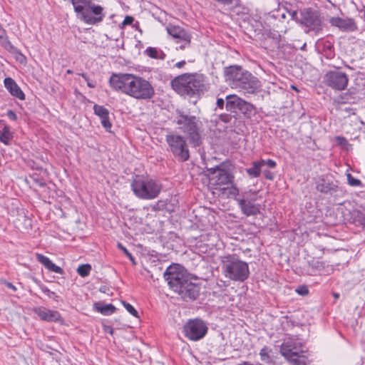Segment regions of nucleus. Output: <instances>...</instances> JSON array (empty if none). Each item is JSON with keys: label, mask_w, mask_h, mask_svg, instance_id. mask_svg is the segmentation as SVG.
<instances>
[{"label": "nucleus", "mask_w": 365, "mask_h": 365, "mask_svg": "<svg viewBox=\"0 0 365 365\" xmlns=\"http://www.w3.org/2000/svg\"><path fill=\"white\" fill-rule=\"evenodd\" d=\"M72 73V71L71 70L67 71V73Z\"/></svg>", "instance_id": "64"}, {"label": "nucleus", "mask_w": 365, "mask_h": 365, "mask_svg": "<svg viewBox=\"0 0 365 365\" xmlns=\"http://www.w3.org/2000/svg\"><path fill=\"white\" fill-rule=\"evenodd\" d=\"M183 331L185 336L190 340L198 341L207 334V327L200 319H190L184 325Z\"/></svg>", "instance_id": "8"}, {"label": "nucleus", "mask_w": 365, "mask_h": 365, "mask_svg": "<svg viewBox=\"0 0 365 365\" xmlns=\"http://www.w3.org/2000/svg\"><path fill=\"white\" fill-rule=\"evenodd\" d=\"M238 111L246 116H250L255 113V107L252 103L242 100Z\"/></svg>", "instance_id": "30"}, {"label": "nucleus", "mask_w": 365, "mask_h": 365, "mask_svg": "<svg viewBox=\"0 0 365 365\" xmlns=\"http://www.w3.org/2000/svg\"><path fill=\"white\" fill-rule=\"evenodd\" d=\"M4 86L13 96L20 100L25 99V95L24 92L11 78H6L4 79Z\"/></svg>", "instance_id": "21"}, {"label": "nucleus", "mask_w": 365, "mask_h": 365, "mask_svg": "<svg viewBox=\"0 0 365 365\" xmlns=\"http://www.w3.org/2000/svg\"><path fill=\"white\" fill-rule=\"evenodd\" d=\"M170 86L178 94L193 97L203 90L204 78L197 73H183L174 78Z\"/></svg>", "instance_id": "3"}, {"label": "nucleus", "mask_w": 365, "mask_h": 365, "mask_svg": "<svg viewBox=\"0 0 365 365\" xmlns=\"http://www.w3.org/2000/svg\"><path fill=\"white\" fill-rule=\"evenodd\" d=\"M168 145V150L180 162H185L190 158L188 145L185 137L174 133H170L165 136Z\"/></svg>", "instance_id": "6"}, {"label": "nucleus", "mask_w": 365, "mask_h": 365, "mask_svg": "<svg viewBox=\"0 0 365 365\" xmlns=\"http://www.w3.org/2000/svg\"><path fill=\"white\" fill-rule=\"evenodd\" d=\"M118 247L122 250L123 251V252L128 257H131V254L130 252L125 247H123L121 244H118Z\"/></svg>", "instance_id": "48"}, {"label": "nucleus", "mask_w": 365, "mask_h": 365, "mask_svg": "<svg viewBox=\"0 0 365 365\" xmlns=\"http://www.w3.org/2000/svg\"><path fill=\"white\" fill-rule=\"evenodd\" d=\"M39 287L40 289H41V291L45 293L47 296L49 294V293L51 292V290H49L46 286L43 285V284H40L39 285Z\"/></svg>", "instance_id": "49"}, {"label": "nucleus", "mask_w": 365, "mask_h": 365, "mask_svg": "<svg viewBox=\"0 0 365 365\" xmlns=\"http://www.w3.org/2000/svg\"><path fill=\"white\" fill-rule=\"evenodd\" d=\"M222 273L230 280L244 282L250 275L248 264L241 260L236 255L221 257Z\"/></svg>", "instance_id": "4"}, {"label": "nucleus", "mask_w": 365, "mask_h": 365, "mask_svg": "<svg viewBox=\"0 0 365 365\" xmlns=\"http://www.w3.org/2000/svg\"><path fill=\"white\" fill-rule=\"evenodd\" d=\"M178 129L184 133L193 147H198L202 143V127L200 118L195 115L186 114L183 111L178 110L175 119Z\"/></svg>", "instance_id": "2"}, {"label": "nucleus", "mask_w": 365, "mask_h": 365, "mask_svg": "<svg viewBox=\"0 0 365 365\" xmlns=\"http://www.w3.org/2000/svg\"><path fill=\"white\" fill-rule=\"evenodd\" d=\"M129 259H130L131 261L134 262V258H133V255H131V257H129Z\"/></svg>", "instance_id": "62"}, {"label": "nucleus", "mask_w": 365, "mask_h": 365, "mask_svg": "<svg viewBox=\"0 0 365 365\" xmlns=\"http://www.w3.org/2000/svg\"><path fill=\"white\" fill-rule=\"evenodd\" d=\"M262 168H263L264 166H267L269 168H275L276 166H277V163L272 160V159H267V160H263V159H261L259 160Z\"/></svg>", "instance_id": "37"}, {"label": "nucleus", "mask_w": 365, "mask_h": 365, "mask_svg": "<svg viewBox=\"0 0 365 365\" xmlns=\"http://www.w3.org/2000/svg\"><path fill=\"white\" fill-rule=\"evenodd\" d=\"M330 23L344 31H354L357 29L354 20L350 18L333 17L330 19Z\"/></svg>", "instance_id": "18"}, {"label": "nucleus", "mask_w": 365, "mask_h": 365, "mask_svg": "<svg viewBox=\"0 0 365 365\" xmlns=\"http://www.w3.org/2000/svg\"><path fill=\"white\" fill-rule=\"evenodd\" d=\"M246 71H244L242 68L240 70V74L238 76L237 75L236 78H242L241 74H245L246 73Z\"/></svg>", "instance_id": "56"}, {"label": "nucleus", "mask_w": 365, "mask_h": 365, "mask_svg": "<svg viewBox=\"0 0 365 365\" xmlns=\"http://www.w3.org/2000/svg\"><path fill=\"white\" fill-rule=\"evenodd\" d=\"M262 170V168L259 160H256L252 162V167L247 168L246 171L251 178H258L261 174Z\"/></svg>", "instance_id": "31"}, {"label": "nucleus", "mask_w": 365, "mask_h": 365, "mask_svg": "<svg viewBox=\"0 0 365 365\" xmlns=\"http://www.w3.org/2000/svg\"><path fill=\"white\" fill-rule=\"evenodd\" d=\"M348 184L353 187H358L361 185V182L359 179L354 178L351 174L346 175Z\"/></svg>", "instance_id": "38"}, {"label": "nucleus", "mask_w": 365, "mask_h": 365, "mask_svg": "<svg viewBox=\"0 0 365 365\" xmlns=\"http://www.w3.org/2000/svg\"><path fill=\"white\" fill-rule=\"evenodd\" d=\"M305 47H306V43H304V44L302 46V47L301 48V49H302V50H303V49H304V48H305Z\"/></svg>", "instance_id": "63"}, {"label": "nucleus", "mask_w": 365, "mask_h": 365, "mask_svg": "<svg viewBox=\"0 0 365 365\" xmlns=\"http://www.w3.org/2000/svg\"><path fill=\"white\" fill-rule=\"evenodd\" d=\"M87 82V86L90 88H95L96 87V84L89 80V78H88V81H86Z\"/></svg>", "instance_id": "54"}, {"label": "nucleus", "mask_w": 365, "mask_h": 365, "mask_svg": "<svg viewBox=\"0 0 365 365\" xmlns=\"http://www.w3.org/2000/svg\"><path fill=\"white\" fill-rule=\"evenodd\" d=\"M5 284L8 288L12 289L13 291L16 290V287L12 283L6 282H5Z\"/></svg>", "instance_id": "52"}, {"label": "nucleus", "mask_w": 365, "mask_h": 365, "mask_svg": "<svg viewBox=\"0 0 365 365\" xmlns=\"http://www.w3.org/2000/svg\"><path fill=\"white\" fill-rule=\"evenodd\" d=\"M164 278L175 292L180 290L190 279L187 273L179 264L169 266L164 272Z\"/></svg>", "instance_id": "7"}, {"label": "nucleus", "mask_w": 365, "mask_h": 365, "mask_svg": "<svg viewBox=\"0 0 365 365\" xmlns=\"http://www.w3.org/2000/svg\"><path fill=\"white\" fill-rule=\"evenodd\" d=\"M110 87L138 100H148L155 95L151 83L145 78L129 73H113L110 79Z\"/></svg>", "instance_id": "1"}, {"label": "nucleus", "mask_w": 365, "mask_h": 365, "mask_svg": "<svg viewBox=\"0 0 365 365\" xmlns=\"http://www.w3.org/2000/svg\"><path fill=\"white\" fill-rule=\"evenodd\" d=\"M309 264L316 269H322L324 267V264L322 262L318 260H312L309 262Z\"/></svg>", "instance_id": "40"}, {"label": "nucleus", "mask_w": 365, "mask_h": 365, "mask_svg": "<svg viewBox=\"0 0 365 365\" xmlns=\"http://www.w3.org/2000/svg\"><path fill=\"white\" fill-rule=\"evenodd\" d=\"M80 76H81L84 79L85 81H88V76L86 74V73H79Z\"/></svg>", "instance_id": "57"}, {"label": "nucleus", "mask_w": 365, "mask_h": 365, "mask_svg": "<svg viewBox=\"0 0 365 365\" xmlns=\"http://www.w3.org/2000/svg\"><path fill=\"white\" fill-rule=\"evenodd\" d=\"M40 319L47 322H63V319L58 311L51 310L44 307H34L33 309Z\"/></svg>", "instance_id": "16"}, {"label": "nucleus", "mask_w": 365, "mask_h": 365, "mask_svg": "<svg viewBox=\"0 0 365 365\" xmlns=\"http://www.w3.org/2000/svg\"><path fill=\"white\" fill-rule=\"evenodd\" d=\"M200 291V287L197 284H195L189 280L185 284L180 290L178 291V294L185 301H192L197 298Z\"/></svg>", "instance_id": "15"}, {"label": "nucleus", "mask_w": 365, "mask_h": 365, "mask_svg": "<svg viewBox=\"0 0 365 365\" xmlns=\"http://www.w3.org/2000/svg\"><path fill=\"white\" fill-rule=\"evenodd\" d=\"M14 138V133L11 128L3 120H0V141L6 145L11 144Z\"/></svg>", "instance_id": "23"}, {"label": "nucleus", "mask_w": 365, "mask_h": 365, "mask_svg": "<svg viewBox=\"0 0 365 365\" xmlns=\"http://www.w3.org/2000/svg\"><path fill=\"white\" fill-rule=\"evenodd\" d=\"M94 113L100 117L101 124L106 131H110L112 124L109 120V111L103 106L95 104L93 106Z\"/></svg>", "instance_id": "20"}, {"label": "nucleus", "mask_w": 365, "mask_h": 365, "mask_svg": "<svg viewBox=\"0 0 365 365\" xmlns=\"http://www.w3.org/2000/svg\"><path fill=\"white\" fill-rule=\"evenodd\" d=\"M336 187H337L336 185L331 183H327L324 181L318 183L317 185V189L318 191L326 194H332L336 191Z\"/></svg>", "instance_id": "32"}, {"label": "nucleus", "mask_w": 365, "mask_h": 365, "mask_svg": "<svg viewBox=\"0 0 365 365\" xmlns=\"http://www.w3.org/2000/svg\"><path fill=\"white\" fill-rule=\"evenodd\" d=\"M292 16L296 20H299L302 24L311 29L317 28L321 24L318 16L311 9L301 10L300 18L298 16L297 11H295L292 12Z\"/></svg>", "instance_id": "13"}, {"label": "nucleus", "mask_w": 365, "mask_h": 365, "mask_svg": "<svg viewBox=\"0 0 365 365\" xmlns=\"http://www.w3.org/2000/svg\"><path fill=\"white\" fill-rule=\"evenodd\" d=\"M48 297L50 298H52V299H56L58 297L57 294L54 292H52V291H51V292L49 293Z\"/></svg>", "instance_id": "55"}, {"label": "nucleus", "mask_w": 365, "mask_h": 365, "mask_svg": "<svg viewBox=\"0 0 365 365\" xmlns=\"http://www.w3.org/2000/svg\"><path fill=\"white\" fill-rule=\"evenodd\" d=\"M37 260L51 272L62 274L63 270L61 267L55 264L48 257L41 254H36Z\"/></svg>", "instance_id": "22"}, {"label": "nucleus", "mask_w": 365, "mask_h": 365, "mask_svg": "<svg viewBox=\"0 0 365 365\" xmlns=\"http://www.w3.org/2000/svg\"><path fill=\"white\" fill-rule=\"evenodd\" d=\"M302 344L292 340V339H287L283 341L280 346V353L287 359L292 356H298L299 351H300Z\"/></svg>", "instance_id": "17"}, {"label": "nucleus", "mask_w": 365, "mask_h": 365, "mask_svg": "<svg viewBox=\"0 0 365 365\" xmlns=\"http://www.w3.org/2000/svg\"><path fill=\"white\" fill-rule=\"evenodd\" d=\"M241 76L242 78L238 79V82L235 86V87L241 88L249 93H254L260 87L259 81L251 73L247 71L245 74H241Z\"/></svg>", "instance_id": "14"}, {"label": "nucleus", "mask_w": 365, "mask_h": 365, "mask_svg": "<svg viewBox=\"0 0 365 365\" xmlns=\"http://www.w3.org/2000/svg\"><path fill=\"white\" fill-rule=\"evenodd\" d=\"M296 292L302 295V296H305L307 295L308 293H309V290H308V288L306 287V286H301V287H299L297 289H296Z\"/></svg>", "instance_id": "41"}, {"label": "nucleus", "mask_w": 365, "mask_h": 365, "mask_svg": "<svg viewBox=\"0 0 365 365\" xmlns=\"http://www.w3.org/2000/svg\"><path fill=\"white\" fill-rule=\"evenodd\" d=\"M145 53L149 57L155 59L163 60L166 56L165 53L162 50L155 47H148Z\"/></svg>", "instance_id": "28"}, {"label": "nucleus", "mask_w": 365, "mask_h": 365, "mask_svg": "<svg viewBox=\"0 0 365 365\" xmlns=\"http://www.w3.org/2000/svg\"><path fill=\"white\" fill-rule=\"evenodd\" d=\"M324 83L336 91L344 90L349 82L347 75L338 70L327 72L324 77Z\"/></svg>", "instance_id": "9"}, {"label": "nucleus", "mask_w": 365, "mask_h": 365, "mask_svg": "<svg viewBox=\"0 0 365 365\" xmlns=\"http://www.w3.org/2000/svg\"><path fill=\"white\" fill-rule=\"evenodd\" d=\"M104 17L103 8L91 3L88 7H86L80 19L87 24L95 25L103 21Z\"/></svg>", "instance_id": "11"}, {"label": "nucleus", "mask_w": 365, "mask_h": 365, "mask_svg": "<svg viewBox=\"0 0 365 365\" xmlns=\"http://www.w3.org/2000/svg\"><path fill=\"white\" fill-rule=\"evenodd\" d=\"M0 43L7 51L14 53L17 51L8 38L6 30L0 24Z\"/></svg>", "instance_id": "26"}, {"label": "nucleus", "mask_w": 365, "mask_h": 365, "mask_svg": "<svg viewBox=\"0 0 365 365\" xmlns=\"http://www.w3.org/2000/svg\"><path fill=\"white\" fill-rule=\"evenodd\" d=\"M186 64V62L185 61H179L178 63H176L174 66V67L175 68H182Z\"/></svg>", "instance_id": "51"}, {"label": "nucleus", "mask_w": 365, "mask_h": 365, "mask_svg": "<svg viewBox=\"0 0 365 365\" xmlns=\"http://www.w3.org/2000/svg\"><path fill=\"white\" fill-rule=\"evenodd\" d=\"M272 352V349L267 346H264L259 352V356L261 360L267 364H271L273 362V359L271 356L270 354Z\"/></svg>", "instance_id": "33"}, {"label": "nucleus", "mask_w": 365, "mask_h": 365, "mask_svg": "<svg viewBox=\"0 0 365 365\" xmlns=\"http://www.w3.org/2000/svg\"><path fill=\"white\" fill-rule=\"evenodd\" d=\"M6 115L12 120H16L17 119L16 114L11 110H8Z\"/></svg>", "instance_id": "46"}, {"label": "nucleus", "mask_w": 365, "mask_h": 365, "mask_svg": "<svg viewBox=\"0 0 365 365\" xmlns=\"http://www.w3.org/2000/svg\"><path fill=\"white\" fill-rule=\"evenodd\" d=\"M71 4L78 18L80 19L86 7H88V5L91 4V0H71Z\"/></svg>", "instance_id": "27"}, {"label": "nucleus", "mask_w": 365, "mask_h": 365, "mask_svg": "<svg viewBox=\"0 0 365 365\" xmlns=\"http://www.w3.org/2000/svg\"><path fill=\"white\" fill-rule=\"evenodd\" d=\"M134 21V18L131 16H126L122 22V26L130 25Z\"/></svg>", "instance_id": "44"}, {"label": "nucleus", "mask_w": 365, "mask_h": 365, "mask_svg": "<svg viewBox=\"0 0 365 365\" xmlns=\"http://www.w3.org/2000/svg\"><path fill=\"white\" fill-rule=\"evenodd\" d=\"M220 119L225 123H229L230 122L232 117L230 115L225 114L220 115Z\"/></svg>", "instance_id": "47"}, {"label": "nucleus", "mask_w": 365, "mask_h": 365, "mask_svg": "<svg viewBox=\"0 0 365 365\" xmlns=\"http://www.w3.org/2000/svg\"><path fill=\"white\" fill-rule=\"evenodd\" d=\"M237 202L242 212L245 215H256L259 213L260 205L259 204H255L252 201L246 199H239Z\"/></svg>", "instance_id": "19"}, {"label": "nucleus", "mask_w": 365, "mask_h": 365, "mask_svg": "<svg viewBox=\"0 0 365 365\" xmlns=\"http://www.w3.org/2000/svg\"><path fill=\"white\" fill-rule=\"evenodd\" d=\"M123 304L125 307V309L133 317L138 318V312L137 310L129 303L123 302Z\"/></svg>", "instance_id": "39"}, {"label": "nucleus", "mask_w": 365, "mask_h": 365, "mask_svg": "<svg viewBox=\"0 0 365 365\" xmlns=\"http://www.w3.org/2000/svg\"><path fill=\"white\" fill-rule=\"evenodd\" d=\"M335 140L339 145H341L342 146H345L348 144V141L344 137L336 136L335 137Z\"/></svg>", "instance_id": "43"}, {"label": "nucleus", "mask_w": 365, "mask_h": 365, "mask_svg": "<svg viewBox=\"0 0 365 365\" xmlns=\"http://www.w3.org/2000/svg\"><path fill=\"white\" fill-rule=\"evenodd\" d=\"M95 308L99 312H101L103 315H110L115 312V307L111 304H101V303H96Z\"/></svg>", "instance_id": "29"}, {"label": "nucleus", "mask_w": 365, "mask_h": 365, "mask_svg": "<svg viewBox=\"0 0 365 365\" xmlns=\"http://www.w3.org/2000/svg\"><path fill=\"white\" fill-rule=\"evenodd\" d=\"M167 31L169 35L173 38L175 42L180 44V49L184 50L190 47L192 36L185 29L179 26L169 24L167 26Z\"/></svg>", "instance_id": "10"}, {"label": "nucleus", "mask_w": 365, "mask_h": 365, "mask_svg": "<svg viewBox=\"0 0 365 365\" xmlns=\"http://www.w3.org/2000/svg\"><path fill=\"white\" fill-rule=\"evenodd\" d=\"M303 350L299 351L298 356H292L289 358L287 360L289 361L293 365H307V359L301 354L304 353Z\"/></svg>", "instance_id": "34"}, {"label": "nucleus", "mask_w": 365, "mask_h": 365, "mask_svg": "<svg viewBox=\"0 0 365 365\" xmlns=\"http://www.w3.org/2000/svg\"><path fill=\"white\" fill-rule=\"evenodd\" d=\"M131 188L138 198L153 200L160 194L161 185L152 178L136 176L131 182Z\"/></svg>", "instance_id": "5"}, {"label": "nucleus", "mask_w": 365, "mask_h": 365, "mask_svg": "<svg viewBox=\"0 0 365 365\" xmlns=\"http://www.w3.org/2000/svg\"><path fill=\"white\" fill-rule=\"evenodd\" d=\"M333 295L335 299H338L339 297V294L338 293H334Z\"/></svg>", "instance_id": "58"}, {"label": "nucleus", "mask_w": 365, "mask_h": 365, "mask_svg": "<svg viewBox=\"0 0 365 365\" xmlns=\"http://www.w3.org/2000/svg\"><path fill=\"white\" fill-rule=\"evenodd\" d=\"M222 191V194L225 195L227 197H235L239 194L238 189L234 185L223 187Z\"/></svg>", "instance_id": "35"}, {"label": "nucleus", "mask_w": 365, "mask_h": 365, "mask_svg": "<svg viewBox=\"0 0 365 365\" xmlns=\"http://www.w3.org/2000/svg\"><path fill=\"white\" fill-rule=\"evenodd\" d=\"M242 69L241 66H230L229 67H226L225 68V81L227 82H230L234 86L236 85V83L238 82L239 78H236L237 75L240 74V70Z\"/></svg>", "instance_id": "24"}, {"label": "nucleus", "mask_w": 365, "mask_h": 365, "mask_svg": "<svg viewBox=\"0 0 365 365\" xmlns=\"http://www.w3.org/2000/svg\"><path fill=\"white\" fill-rule=\"evenodd\" d=\"M225 105V101L222 98H218L217 100V106L220 108H223Z\"/></svg>", "instance_id": "50"}, {"label": "nucleus", "mask_w": 365, "mask_h": 365, "mask_svg": "<svg viewBox=\"0 0 365 365\" xmlns=\"http://www.w3.org/2000/svg\"><path fill=\"white\" fill-rule=\"evenodd\" d=\"M109 333L110 334H113V329L110 328V327H108V331Z\"/></svg>", "instance_id": "59"}, {"label": "nucleus", "mask_w": 365, "mask_h": 365, "mask_svg": "<svg viewBox=\"0 0 365 365\" xmlns=\"http://www.w3.org/2000/svg\"><path fill=\"white\" fill-rule=\"evenodd\" d=\"M240 365H252V364H250L247 363V362H244L243 364H240Z\"/></svg>", "instance_id": "60"}, {"label": "nucleus", "mask_w": 365, "mask_h": 365, "mask_svg": "<svg viewBox=\"0 0 365 365\" xmlns=\"http://www.w3.org/2000/svg\"><path fill=\"white\" fill-rule=\"evenodd\" d=\"M91 270V266L89 264H83L78 267L77 272L81 277H85L89 275Z\"/></svg>", "instance_id": "36"}, {"label": "nucleus", "mask_w": 365, "mask_h": 365, "mask_svg": "<svg viewBox=\"0 0 365 365\" xmlns=\"http://www.w3.org/2000/svg\"><path fill=\"white\" fill-rule=\"evenodd\" d=\"M220 168H221V164L219 165H217L215 168H208L207 171H208L209 174L211 175V177H212L213 175H215L216 173L220 170Z\"/></svg>", "instance_id": "45"}, {"label": "nucleus", "mask_w": 365, "mask_h": 365, "mask_svg": "<svg viewBox=\"0 0 365 365\" xmlns=\"http://www.w3.org/2000/svg\"><path fill=\"white\" fill-rule=\"evenodd\" d=\"M242 98L236 95H230L226 97L225 108L227 111L237 113L242 102Z\"/></svg>", "instance_id": "25"}, {"label": "nucleus", "mask_w": 365, "mask_h": 365, "mask_svg": "<svg viewBox=\"0 0 365 365\" xmlns=\"http://www.w3.org/2000/svg\"><path fill=\"white\" fill-rule=\"evenodd\" d=\"M292 88L295 90L296 91H298V89L294 86H292Z\"/></svg>", "instance_id": "61"}, {"label": "nucleus", "mask_w": 365, "mask_h": 365, "mask_svg": "<svg viewBox=\"0 0 365 365\" xmlns=\"http://www.w3.org/2000/svg\"><path fill=\"white\" fill-rule=\"evenodd\" d=\"M262 172L263 173L266 179L269 180H272L274 179V174L272 172H271L268 170H265V169L262 170Z\"/></svg>", "instance_id": "42"}, {"label": "nucleus", "mask_w": 365, "mask_h": 365, "mask_svg": "<svg viewBox=\"0 0 365 365\" xmlns=\"http://www.w3.org/2000/svg\"><path fill=\"white\" fill-rule=\"evenodd\" d=\"M359 222L363 227L365 228V215L360 217Z\"/></svg>", "instance_id": "53"}, {"label": "nucleus", "mask_w": 365, "mask_h": 365, "mask_svg": "<svg viewBox=\"0 0 365 365\" xmlns=\"http://www.w3.org/2000/svg\"><path fill=\"white\" fill-rule=\"evenodd\" d=\"M234 175L231 170L225 164H221V168L215 175L210 177V182L215 189L221 185L232 184Z\"/></svg>", "instance_id": "12"}]
</instances>
